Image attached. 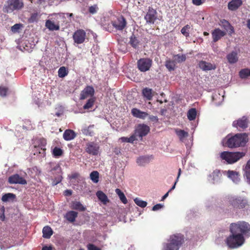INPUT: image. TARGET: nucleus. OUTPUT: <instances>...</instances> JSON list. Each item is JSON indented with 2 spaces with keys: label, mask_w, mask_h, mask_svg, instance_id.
I'll list each match as a JSON object with an SVG mask.
<instances>
[{
  "label": "nucleus",
  "mask_w": 250,
  "mask_h": 250,
  "mask_svg": "<svg viewBox=\"0 0 250 250\" xmlns=\"http://www.w3.org/2000/svg\"><path fill=\"white\" fill-rule=\"evenodd\" d=\"M143 94L147 100H150L152 98V89L148 88L143 89L142 91Z\"/></svg>",
  "instance_id": "nucleus-38"
},
{
  "label": "nucleus",
  "mask_w": 250,
  "mask_h": 250,
  "mask_svg": "<svg viewBox=\"0 0 250 250\" xmlns=\"http://www.w3.org/2000/svg\"><path fill=\"white\" fill-rule=\"evenodd\" d=\"M181 168H179V170H178V176H177V179L176 180V181L175 182L174 184V185L168 191L169 192H171L172 190H173L175 188V186H176V184L178 180V179L181 175Z\"/></svg>",
  "instance_id": "nucleus-56"
},
{
  "label": "nucleus",
  "mask_w": 250,
  "mask_h": 250,
  "mask_svg": "<svg viewBox=\"0 0 250 250\" xmlns=\"http://www.w3.org/2000/svg\"><path fill=\"white\" fill-rule=\"evenodd\" d=\"M229 230L231 233L241 235H250V225L244 221H239L230 225Z\"/></svg>",
  "instance_id": "nucleus-3"
},
{
  "label": "nucleus",
  "mask_w": 250,
  "mask_h": 250,
  "mask_svg": "<svg viewBox=\"0 0 250 250\" xmlns=\"http://www.w3.org/2000/svg\"><path fill=\"white\" fill-rule=\"evenodd\" d=\"M112 25L117 30H123L126 26L127 22L125 17L120 15L116 19L112 21Z\"/></svg>",
  "instance_id": "nucleus-13"
},
{
  "label": "nucleus",
  "mask_w": 250,
  "mask_h": 250,
  "mask_svg": "<svg viewBox=\"0 0 250 250\" xmlns=\"http://www.w3.org/2000/svg\"><path fill=\"white\" fill-rule=\"evenodd\" d=\"M165 66L169 71H174L176 68V62L174 60L167 59L165 62Z\"/></svg>",
  "instance_id": "nucleus-28"
},
{
  "label": "nucleus",
  "mask_w": 250,
  "mask_h": 250,
  "mask_svg": "<svg viewBox=\"0 0 250 250\" xmlns=\"http://www.w3.org/2000/svg\"><path fill=\"white\" fill-rule=\"evenodd\" d=\"M42 250H52V247L51 246H44L42 248Z\"/></svg>",
  "instance_id": "nucleus-63"
},
{
  "label": "nucleus",
  "mask_w": 250,
  "mask_h": 250,
  "mask_svg": "<svg viewBox=\"0 0 250 250\" xmlns=\"http://www.w3.org/2000/svg\"><path fill=\"white\" fill-rule=\"evenodd\" d=\"M96 195L99 200H100L104 204H105L107 202H108V200L107 196L102 191H98L96 192Z\"/></svg>",
  "instance_id": "nucleus-34"
},
{
  "label": "nucleus",
  "mask_w": 250,
  "mask_h": 250,
  "mask_svg": "<svg viewBox=\"0 0 250 250\" xmlns=\"http://www.w3.org/2000/svg\"><path fill=\"white\" fill-rule=\"evenodd\" d=\"M225 202L235 210L243 209L249 207L247 199L240 196L229 195L226 197Z\"/></svg>",
  "instance_id": "nucleus-1"
},
{
  "label": "nucleus",
  "mask_w": 250,
  "mask_h": 250,
  "mask_svg": "<svg viewBox=\"0 0 250 250\" xmlns=\"http://www.w3.org/2000/svg\"><path fill=\"white\" fill-rule=\"evenodd\" d=\"M190 26L188 24L184 26L181 29V32L182 34L186 37L189 36V30Z\"/></svg>",
  "instance_id": "nucleus-50"
},
{
  "label": "nucleus",
  "mask_w": 250,
  "mask_h": 250,
  "mask_svg": "<svg viewBox=\"0 0 250 250\" xmlns=\"http://www.w3.org/2000/svg\"><path fill=\"white\" fill-rule=\"evenodd\" d=\"M239 76L242 79H245L250 76V69L245 68L241 70L239 72Z\"/></svg>",
  "instance_id": "nucleus-40"
},
{
  "label": "nucleus",
  "mask_w": 250,
  "mask_h": 250,
  "mask_svg": "<svg viewBox=\"0 0 250 250\" xmlns=\"http://www.w3.org/2000/svg\"><path fill=\"white\" fill-rule=\"evenodd\" d=\"M63 153L62 150L57 146L55 147L52 151V154L54 156L58 157L62 155Z\"/></svg>",
  "instance_id": "nucleus-46"
},
{
  "label": "nucleus",
  "mask_w": 250,
  "mask_h": 250,
  "mask_svg": "<svg viewBox=\"0 0 250 250\" xmlns=\"http://www.w3.org/2000/svg\"><path fill=\"white\" fill-rule=\"evenodd\" d=\"M184 242V236L178 234L170 237L169 242L166 244L164 250H179Z\"/></svg>",
  "instance_id": "nucleus-5"
},
{
  "label": "nucleus",
  "mask_w": 250,
  "mask_h": 250,
  "mask_svg": "<svg viewBox=\"0 0 250 250\" xmlns=\"http://www.w3.org/2000/svg\"><path fill=\"white\" fill-rule=\"evenodd\" d=\"M58 76L62 78L68 75V71L66 70L65 67L62 66L58 70Z\"/></svg>",
  "instance_id": "nucleus-39"
},
{
  "label": "nucleus",
  "mask_w": 250,
  "mask_h": 250,
  "mask_svg": "<svg viewBox=\"0 0 250 250\" xmlns=\"http://www.w3.org/2000/svg\"><path fill=\"white\" fill-rule=\"evenodd\" d=\"M149 157L146 156H141L137 160V164L141 166H145L146 164L149 162Z\"/></svg>",
  "instance_id": "nucleus-36"
},
{
  "label": "nucleus",
  "mask_w": 250,
  "mask_h": 250,
  "mask_svg": "<svg viewBox=\"0 0 250 250\" xmlns=\"http://www.w3.org/2000/svg\"><path fill=\"white\" fill-rule=\"evenodd\" d=\"M76 137V134L74 131L71 129H66L63 134V138L65 141H70Z\"/></svg>",
  "instance_id": "nucleus-24"
},
{
  "label": "nucleus",
  "mask_w": 250,
  "mask_h": 250,
  "mask_svg": "<svg viewBox=\"0 0 250 250\" xmlns=\"http://www.w3.org/2000/svg\"><path fill=\"white\" fill-rule=\"evenodd\" d=\"M72 194V191L70 189H66L64 192V194L65 196H70Z\"/></svg>",
  "instance_id": "nucleus-61"
},
{
  "label": "nucleus",
  "mask_w": 250,
  "mask_h": 250,
  "mask_svg": "<svg viewBox=\"0 0 250 250\" xmlns=\"http://www.w3.org/2000/svg\"><path fill=\"white\" fill-rule=\"evenodd\" d=\"M50 172L51 173V174L54 176V177L52 179V185L53 186H55L62 182V168L59 164H53V166H51Z\"/></svg>",
  "instance_id": "nucleus-8"
},
{
  "label": "nucleus",
  "mask_w": 250,
  "mask_h": 250,
  "mask_svg": "<svg viewBox=\"0 0 250 250\" xmlns=\"http://www.w3.org/2000/svg\"><path fill=\"white\" fill-rule=\"evenodd\" d=\"M140 42L137 37L134 34H132L129 38V44L134 48L137 49L139 47Z\"/></svg>",
  "instance_id": "nucleus-27"
},
{
  "label": "nucleus",
  "mask_w": 250,
  "mask_h": 250,
  "mask_svg": "<svg viewBox=\"0 0 250 250\" xmlns=\"http://www.w3.org/2000/svg\"><path fill=\"white\" fill-rule=\"evenodd\" d=\"M245 175L250 184V159L248 161L245 168Z\"/></svg>",
  "instance_id": "nucleus-41"
},
{
  "label": "nucleus",
  "mask_w": 250,
  "mask_h": 250,
  "mask_svg": "<svg viewBox=\"0 0 250 250\" xmlns=\"http://www.w3.org/2000/svg\"><path fill=\"white\" fill-rule=\"evenodd\" d=\"M99 146L93 142H88L86 144L85 151L88 154L97 155L99 153Z\"/></svg>",
  "instance_id": "nucleus-14"
},
{
  "label": "nucleus",
  "mask_w": 250,
  "mask_h": 250,
  "mask_svg": "<svg viewBox=\"0 0 250 250\" xmlns=\"http://www.w3.org/2000/svg\"><path fill=\"white\" fill-rule=\"evenodd\" d=\"M243 4L242 0H231L228 4V9L230 11H235Z\"/></svg>",
  "instance_id": "nucleus-21"
},
{
  "label": "nucleus",
  "mask_w": 250,
  "mask_h": 250,
  "mask_svg": "<svg viewBox=\"0 0 250 250\" xmlns=\"http://www.w3.org/2000/svg\"><path fill=\"white\" fill-rule=\"evenodd\" d=\"M150 131V128L147 125L144 124H139L137 125L133 135L135 137L137 136L141 138V140L144 136H146Z\"/></svg>",
  "instance_id": "nucleus-10"
},
{
  "label": "nucleus",
  "mask_w": 250,
  "mask_h": 250,
  "mask_svg": "<svg viewBox=\"0 0 250 250\" xmlns=\"http://www.w3.org/2000/svg\"><path fill=\"white\" fill-rule=\"evenodd\" d=\"M16 197V195L11 193H6L4 194L1 198V200L3 202H7L10 199H14Z\"/></svg>",
  "instance_id": "nucleus-44"
},
{
  "label": "nucleus",
  "mask_w": 250,
  "mask_h": 250,
  "mask_svg": "<svg viewBox=\"0 0 250 250\" xmlns=\"http://www.w3.org/2000/svg\"><path fill=\"white\" fill-rule=\"evenodd\" d=\"M45 26L51 31L59 30L60 29L59 24H55L54 22L49 20L46 21Z\"/></svg>",
  "instance_id": "nucleus-29"
},
{
  "label": "nucleus",
  "mask_w": 250,
  "mask_h": 250,
  "mask_svg": "<svg viewBox=\"0 0 250 250\" xmlns=\"http://www.w3.org/2000/svg\"><path fill=\"white\" fill-rule=\"evenodd\" d=\"M90 179L95 183L99 181V173L97 171H93L90 174Z\"/></svg>",
  "instance_id": "nucleus-42"
},
{
  "label": "nucleus",
  "mask_w": 250,
  "mask_h": 250,
  "mask_svg": "<svg viewBox=\"0 0 250 250\" xmlns=\"http://www.w3.org/2000/svg\"><path fill=\"white\" fill-rule=\"evenodd\" d=\"M78 216V212L75 211L71 210L67 211L64 215V218L69 222L73 223L75 221L76 218Z\"/></svg>",
  "instance_id": "nucleus-26"
},
{
  "label": "nucleus",
  "mask_w": 250,
  "mask_h": 250,
  "mask_svg": "<svg viewBox=\"0 0 250 250\" xmlns=\"http://www.w3.org/2000/svg\"><path fill=\"white\" fill-rule=\"evenodd\" d=\"M115 192L123 203L125 204L127 203V200L124 193L120 189L116 188L115 189Z\"/></svg>",
  "instance_id": "nucleus-37"
},
{
  "label": "nucleus",
  "mask_w": 250,
  "mask_h": 250,
  "mask_svg": "<svg viewBox=\"0 0 250 250\" xmlns=\"http://www.w3.org/2000/svg\"><path fill=\"white\" fill-rule=\"evenodd\" d=\"M245 154L244 152L224 151L221 153L220 157L222 160L226 161L228 163L232 164L244 156Z\"/></svg>",
  "instance_id": "nucleus-7"
},
{
  "label": "nucleus",
  "mask_w": 250,
  "mask_h": 250,
  "mask_svg": "<svg viewBox=\"0 0 250 250\" xmlns=\"http://www.w3.org/2000/svg\"><path fill=\"white\" fill-rule=\"evenodd\" d=\"M248 136L246 133H238L228 139L227 146L229 148L244 146L248 142Z\"/></svg>",
  "instance_id": "nucleus-2"
},
{
  "label": "nucleus",
  "mask_w": 250,
  "mask_h": 250,
  "mask_svg": "<svg viewBox=\"0 0 250 250\" xmlns=\"http://www.w3.org/2000/svg\"><path fill=\"white\" fill-rule=\"evenodd\" d=\"M38 145H35V151H38L39 153L43 154L46 150V145L47 144L46 139L41 138L38 141Z\"/></svg>",
  "instance_id": "nucleus-18"
},
{
  "label": "nucleus",
  "mask_w": 250,
  "mask_h": 250,
  "mask_svg": "<svg viewBox=\"0 0 250 250\" xmlns=\"http://www.w3.org/2000/svg\"><path fill=\"white\" fill-rule=\"evenodd\" d=\"M221 26L225 30L228 32L229 35L234 33V30L233 27L227 20L223 19L220 21Z\"/></svg>",
  "instance_id": "nucleus-23"
},
{
  "label": "nucleus",
  "mask_w": 250,
  "mask_h": 250,
  "mask_svg": "<svg viewBox=\"0 0 250 250\" xmlns=\"http://www.w3.org/2000/svg\"><path fill=\"white\" fill-rule=\"evenodd\" d=\"M198 65L201 70L204 71L215 70L216 68L215 63H212L203 60L199 62Z\"/></svg>",
  "instance_id": "nucleus-16"
},
{
  "label": "nucleus",
  "mask_w": 250,
  "mask_h": 250,
  "mask_svg": "<svg viewBox=\"0 0 250 250\" xmlns=\"http://www.w3.org/2000/svg\"><path fill=\"white\" fill-rule=\"evenodd\" d=\"M39 19V14L38 13H34L31 15L30 17L28 19L29 23H33L38 21Z\"/></svg>",
  "instance_id": "nucleus-49"
},
{
  "label": "nucleus",
  "mask_w": 250,
  "mask_h": 250,
  "mask_svg": "<svg viewBox=\"0 0 250 250\" xmlns=\"http://www.w3.org/2000/svg\"><path fill=\"white\" fill-rule=\"evenodd\" d=\"M177 135L179 136L181 141H182L183 139L188 136V133L184 130H179L176 131Z\"/></svg>",
  "instance_id": "nucleus-47"
},
{
  "label": "nucleus",
  "mask_w": 250,
  "mask_h": 250,
  "mask_svg": "<svg viewBox=\"0 0 250 250\" xmlns=\"http://www.w3.org/2000/svg\"><path fill=\"white\" fill-rule=\"evenodd\" d=\"M95 102V99L92 98L89 99L86 102V103L83 105V108L84 109H89L91 108L94 105Z\"/></svg>",
  "instance_id": "nucleus-45"
},
{
  "label": "nucleus",
  "mask_w": 250,
  "mask_h": 250,
  "mask_svg": "<svg viewBox=\"0 0 250 250\" xmlns=\"http://www.w3.org/2000/svg\"><path fill=\"white\" fill-rule=\"evenodd\" d=\"M227 59L229 63H235L238 61V54L236 51H232L227 55Z\"/></svg>",
  "instance_id": "nucleus-25"
},
{
  "label": "nucleus",
  "mask_w": 250,
  "mask_h": 250,
  "mask_svg": "<svg viewBox=\"0 0 250 250\" xmlns=\"http://www.w3.org/2000/svg\"><path fill=\"white\" fill-rule=\"evenodd\" d=\"M220 175H221L220 172L219 170H214L210 175L211 176L214 177L215 175H216L217 176H219Z\"/></svg>",
  "instance_id": "nucleus-62"
},
{
  "label": "nucleus",
  "mask_w": 250,
  "mask_h": 250,
  "mask_svg": "<svg viewBox=\"0 0 250 250\" xmlns=\"http://www.w3.org/2000/svg\"><path fill=\"white\" fill-rule=\"evenodd\" d=\"M8 182L10 184L26 185L27 184L26 180L18 174H15L9 176Z\"/></svg>",
  "instance_id": "nucleus-15"
},
{
  "label": "nucleus",
  "mask_w": 250,
  "mask_h": 250,
  "mask_svg": "<svg viewBox=\"0 0 250 250\" xmlns=\"http://www.w3.org/2000/svg\"><path fill=\"white\" fill-rule=\"evenodd\" d=\"M78 176V174H77V173H74V174H72L71 175L70 178L71 179H76V178H77Z\"/></svg>",
  "instance_id": "nucleus-64"
},
{
  "label": "nucleus",
  "mask_w": 250,
  "mask_h": 250,
  "mask_svg": "<svg viewBox=\"0 0 250 250\" xmlns=\"http://www.w3.org/2000/svg\"><path fill=\"white\" fill-rule=\"evenodd\" d=\"M197 115L196 109L194 108L190 109L187 113V117L189 120L193 121L195 119Z\"/></svg>",
  "instance_id": "nucleus-35"
},
{
  "label": "nucleus",
  "mask_w": 250,
  "mask_h": 250,
  "mask_svg": "<svg viewBox=\"0 0 250 250\" xmlns=\"http://www.w3.org/2000/svg\"><path fill=\"white\" fill-rule=\"evenodd\" d=\"M88 250H101V249L92 244H89L87 246Z\"/></svg>",
  "instance_id": "nucleus-57"
},
{
  "label": "nucleus",
  "mask_w": 250,
  "mask_h": 250,
  "mask_svg": "<svg viewBox=\"0 0 250 250\" xmlns=\"http://www.w3.org/2000/svg\"><path fill=\"white\" fill-rule=\"evenodd\" d=\"M205 1V0H192V2L195 5L199 6L204 3Z\"/></svg>",
  "instance_id": "nucleus-58"
},
{
  "label": "nucleus",
  "mask_w": 250,
  "mask_h": 250,
  "mask_svg": "<svg viewBox=\"0 0 250 250\" xmlns=\"http://www.w3.org/2000/svg\"><path fill=\"white\" fill-rule=\"evenodd\" d=\"M146 23L153 24L157 19V12L156 10L152 7L149 6L146 14L144 17Z\"/></svg>",
  "instance_id": "nucleus-12"
},
{
  "label": "nucleus",
  "mask_w": 250,
  "mask_h": 250,
  "mask_svg": "<svg viewBox=\"0 0 250 250\" xmlns=\"http://www.w3.org/2000/svg\"><path fill=\"white\" fill-rule=\"evenodd\" d=\"M4 212L5 208L3 206H2L0 208V219L2 221H3L5 219Z\"/></svg>",
  "instance_id": "nucleus-55"
},
{
  "label": "nucleus",
  "mask_w": 250,
  "mask_h": 250,
  "mask_svg": "<svg viewBox=\"0 0 250 250\" xmlns=\"http://www.w3.org/2000/svg\"><path fill=\"white\" fill-rule=\"evenodd\" d=\"M98 10V7L97 4H94L89 7V12L91 14H94L96 13Z\"/></svg>",
  "instance_id": "nucleus-51"
},
{
  "label": "nucleus",
  "mask_w": 250,
  "mask_h": 250,
  "mask_svg": "<svg viewBox=\"0 0 250 250\" xmlns=\"http://www.w3.org/2000/svg\"><path fill=\"white\" fill-rule=\"evenodd\" d=\"M177 58V61L178 62H185L186 60V56L185 54H177L175 56Z\"/></svg>",
  "instance_id": "nucleus-52"
},
{
  "label": "nucleus",
  "mask_w": 250,
  "mask_h": 250,
  "mask_svg": "<svg viewBox=\"0 0 250 250\" xmlns=\"http://www.w3.org/2000/svg\"><path fill=\"white\" fill-rule=\"evenodd\" d=\"M232 125L236 128H241L245 129L248 127V120L247 117L243 116L241 118L233 122Z\"/></svg>",
  "instance_id": "nucleus-19"
},
{
  "label": "nucleus",
  "mask_w": 250,
  "mask_h": 250,
  "mask_svg": "<svg viewBox=\"0 0 250 250\" xmlns=\"http://www.w3.org/2000/svg\"><path fill=\"white\" fill-rule=\"evenodd\" d=\"M8 88L4 86H0V95L2 97L6 96Z\"/></svg>",
  "instance_id": "nucleus-53"
},
{
  "label": "nucleus",
  "mask_w": 250,
  "mask_h": 250,
  "mask_svg": "<svg viewBox=\"0 0 250 250\" xmlns=\"http://www.w3.org/2000/svg\"><path fill=\"white\" fill-rule=\"evenodd\" d=\"M228 176L234 183H237L239 181L238 173L235 171L229 170L228 172Z\"/></svg>",
  "instance_id": "nucleus-32"
},
{
  "label": "nucleus",
  "mask_w": 250,
  "mask_h": 250,
  "mask_svg": "<svg viewBox=\"0 0 250 250\" xmlns=\"http://www.w3.org/2000/svg\"><path fill=\"white\" fill-rule=\"evenodd\" d=\"M21 24L16 23L11 27V30L13 32H17L21 27Z\"/></svg>",
  "instance_id": "nucleus-54"
},
{
  "label": "nucleus",
  "mask_w": 250,
  "mask_h": 250,
  "mask_svg": "<svg viewBox=\"0 0 250 250\" xmlns=\"http://www.w3.org/2000/svg\"><path fill=\"white\" fill-rule=\"evenodd\" d=\"M163 208V205L161 204H158L154 206L152 208V210L157 211Z\"/></svg>",
  "instance_id": "nucleus-59"
},
{
  "label": "nucleus",
  "mask_w": 250,
  "mask_h": 250,
  "mask_svg": "<svg viewBox=\"0 0 250 250\" xmlns=\"http://www.w3.org/2000/svg\"><path fill=\"white\" fill-rule=\"evenodd\" d=\"M134 202L135 204L141 207V208H145L147 206V202L143 200H140V199L136 198L134 200Z\"/></svg>",
  "instance_id": "nucleus-48"
},
{
  "label": "nucleus",
  "mask_w": 250,
  "mask_h": 250,
  "mask_svg": "<svg viewBox=\"0 0 250 250\" xmlns=\"http://www.w3.org/2000/svg\"><path fill=\"white\" fill-rule=\"evenodd\" d=\"M24 7L22 0H7L2 10L5 13H11L14 11H19Z\"/></svg>",
  "instance_id": "nucleus-4"
},
{
  "label": "nucleus",
  "mask_w": 250,
  "mask_h": 250,
  "mask_svg": "<svg viewBox=\"0 0 250 250\" xmlns=\"http://www.w3.org/2000/svg\"><path fill=\"white\" fill-rule=\"evenodd\" d=\"M211 35L213 42H216L224 37L226 35V32L218 28L212 31Z\"/></svg>",
  "instance_id": "nucleus-20"
},
{
  "label": "nucleus",
  "mask_w": 250,
  "mask_h": 250,
  "mask_svg": "<svg viewBox=\"0 0 250 250\" xmlns=\"http://www.w3.org/2000/svg\"><path fill=\"white\" fill-rule=\"evenodd\" d=\"M152 60L150 58H141L137 61V68L141 72H145L150 70L152 65Z\"/></svg>",
  "instance_id": "nucleus-9"
},
{
  "label": "nucleus",
  "mask_w": 250,
  "mask_h": 250,
  "mask_svg": "<svg viewBox=\"0 0 250 250\" xmlns=\"http://www.w3.org/2000/svg\"><path fill=\"white\" fill-rule=\"evenodd\" d=\"M42 236L44 238H50L53 234V230L50 227L45 226L42 229Z\"/></svg>",
  "instance_id": "nucleus-31"
},
{
  "label": "nucleus",
  "mask_w": 250,
  "mask_h": 250,
  "mask_svg": "<svg viewBox=\"0 0 250 250\" xmlns=\"http://www.w3.org/2000/svg\"><path fill=\"white\" fill-rule=\"evenodd\" d=\"M245 241L243 235L231 233L227 239V244L230 248H235L241 246Z\"/></svg>",
  "instance_id": "nucleus-6"
},
{
  "label": "nucleus",
  "mask_w": 250,
  "mask_h": 250,
  "mask_svg": "<svg viewBox=\"0 0 250 250\" xmlns=\"http://www.w3.org/2000/svg\"><path fill=\"white\" fill-rule=\"evenodd\" d=\"M122 142L133 143V142L137 140V138L135 137V136L132 134L129 138L123 137L120 138Z\"/></svg>",
  "instance_id": "nucleus-43"
},
{
  "label": "nucleus",
  "mask_w": 250,
  "mask_h": 250,
  "mask_svg": "<svg viewBox=\"0 0 250 250\" xmlns=\"http://www.w3.org/2000/svg\"><path fill=\"white\" fill-rule=\"evenodd\" d=\"M94 125H90L87 127L82 129L83 133L86 136H92L94 134V131L93 130Z\"/></svg>",
  "instance_id": "nucleus-33"
},
{
  "label": "nucleus",
  "mask_w": 250,
  "mask_h": 250,
  "mask_svg": "<svg viewBox=\"0 0 250 250\" xmlns=\"http://www.w3.org/2000/svg\"><path fill=\"white\" fill-rule=\"evenodd\" d=\"M131 114L134 117L141 119H145L148 116L146 112L142 111L136 108L132 109Z\"/></svg>",
  "instance_id": "nucleus-22"
},
{
  "label": "nucleus",
  "mask_w": 250,
  "mask_h": 250,
  "mask_svg": "<svg viewBox=\"0 0 250 250\" xmlns=\"http://www.w3.org/2000/svg\"><path fill=\"white\" fill-rule=\"evenodd\" d=\"M149 119L150 121L154 122H157L158 120V118L156 116H153V115L149 116Z\"/></svg>",
  "instance_id": "nucleus-60"
},
{
  "label": "nucleus",
  "mask_w": 250,
  "mask_h": 250,
  "mask_svg": "<svg viewBox=\"0 0 250 250\" xmlns=\"http://www.w3.org/2000/svg\"><path fill=\"white\" fill-rule=\"evenodd\" d=\"M70 208L72 209L78 210L83 211L85 210V208L80 202L78 201H73L71 204Z\"/></svg>",
  "instance_id": "nucleus-30"
},
{
  "label": "nucleus",
  "mask_w": 250,
  "mask_h": 250,
  "mask_svg": "<svg viewBox=\"0 0 250 250\" xmlns=\"http://www.w3.org/2000/svg\"><path fill=\"white\" fill-rule=\"evenodd\" d=\"M95 90L92 86H86L81 92L80 100H84L89 96H93L94 95Z\"/></svg>",
  "instance_id": "nucleus-17"
},
{
  "label": "nucleus",
  "mask_w": 250,
  "mask_h": 250,
  "mask_svg": "<svg viewBox=\"0 0 250 250\" xmlns=\"http://www.w3.org/2000/svg\"><path fill=\"white\" fill-rule=\"evenodd\" d=\"M86 32L83 29H78L73 35V39L75 43L79 44L83 43L86 39Z\"/></svg>",
  "instance_id": "nucleus-11"
}]
</instances>
